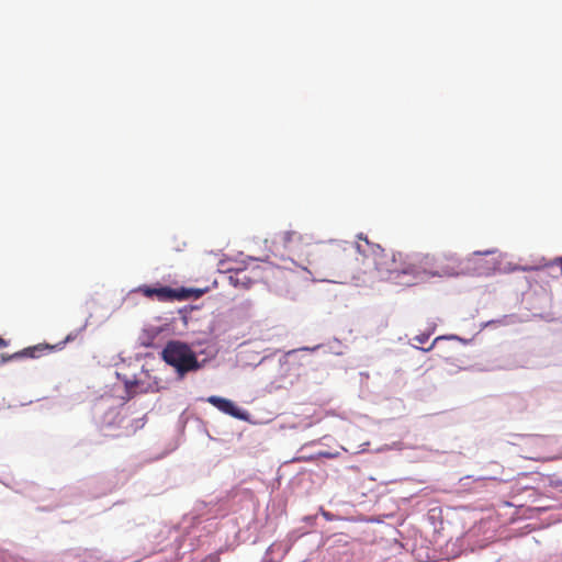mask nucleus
<instances>
[{"instance_id":"nucleus-1","label":"nucleus","mask_w":562,"mask_h":562,"mask_svg":"<svg viewBox=\"0 0 562 562\" xmlns=\"http://www.w3.org/2000/svg\"><path fill=\"white\" fill-rule=\"evenodd\" d=\"M360 243L335 241L319 247V268L330 270L335 282L366 284L375 279L400 285L412 284L411 255L402 251L385 252L378 244L360 234Z\"/></svg>"},{"instance_id":"nucleus-2","label":"nucleus","mask_w":562,"mask_h":562,"mask_svg":"<svg viewBox=\"0 0 562 562\" xmlns=\"http://www.w3.org/2000/svg\"><path fill=\"white\" fill-rule=\"evenodd\" d=\"M278 237L279 241L282 244L289 255L302 260L297 263L299 267L304 270H308L311 273H325L327 277L337 279V277L330 270L319 268L317 266V262L322 261L319 255H317L319 247L335 243L336 240L324 241L313 246L311 243L312 238L308 235H304L296 231L283 232Z\"/></svg>"},{"instance_id":"nucleus-3","label":"nucleus","mask_w":562,"mask_h":562,"mask_svg":"<svg viewBox=\"0 0 562 562\" xmlns=\"http://www.w3.org/2000/svg\"><path fill=\"white\" fill-rule=\"evenodd\" d=\"M161 358L180 376L201 368L195 352L189 345L179 340L168 341L161 351Z\"/></svg>"},{"instance_id":"nucleus-4","label":"nucleus","mask_w":562,"mask_h":562,"mask_svg":"<svg viewBox=\"0 0 562 562\" xmlns=\"http://www.w3.org/2000/svg\"><path fill=\"white\" fill-rule=\"evenodd\" d=\"M437 257L430 254L411 255L412 284L423 277H437L435 273Z\"/></svg>"},{"instance_id":"nucleus-5","label":"nucleus","mask_w":562,"mask_h":562,"mask_svg":"<svg viewBox=\"0 0 562 562\" xmlns=\"http://www.w3.org/2000/svg\"><path fill=\"white\" fill-rule=\"evenodd\" d=\"M137 291L148 299L156 297L161 302L186 300L190 297V291L183 288L175 290L169 286L153 288L149 285H142Z\"/></svg>"},{"instance_id":"nucleus-6","label":"nucleus","mask_w":562,"mask_h":562,"mask_svg":"<svg viewBox=\"0 0 562 562\" xmlns=\"http://www.w3.org/2000/svg\"><path fill=\"white\" fill-rule=\"evenodd\" d=\"M463 272L462 261L454 254H443L437 257L435 271L437 277H456Z\"/></svg>"},{"instance_id":"nucleus-7","label":"nucleus","mask_w":562,"mask_h":562,"mask_svg":"<svg viewBox=\"0 0 562 562\" xmlns=\"http://www.w3.org/2000/svg\"><path fill=\"white\" fill-rule=\"evenodd\" d=\"M258 277L254 270L248 268L235 269L229 271L228 280L235 288L248 289Z\"/></svg>"},{"instance_id":"nucleus-8","label":"nucleus","mask_w":562,"mask_h":562,"mask_svg":"<svg viewBox=\"0 0 562 562\" xmlns=\"http://www.w3.org/2000/svg\"><path fill=\"white\" fill-rule=\"evenodd\" d=\"M206 401L227 415H231L239 419L244 418V414L240 412V409L232 401L227 398L212 395L209 396Z\"/></svg>"},{"instance_id":"nucleus-9","label":"nucleus","mask_w":562,"mask_h":562,"mask_svg":"<svg viewBox=\"0 0 562 562\" xmlns=\"http://www.w3.org/2000/svg\"><path fill=\"white\" fill-rule=\"evenodd\" d=\"M47 349H53V347L48 345H37L33 347L25 348L24 350L20 352H15L14 355L10 356L9 359L13 358H20V357H30V358H36L38 357V352Z\"/></svg>"},{"instance_id":"nucleus-10","label":"nucleus","mask_w":562,"mask_h":562,"mask_svg":"<svg viewBox=\"0 0 562 562\" xmlns=\"http://www.w3.org/2000/svg\"><path fill=\"white\" fill-rule=\"evenodd\" d=\"M553 265H557L560 267V270H561V274H562V257H558L555 258L551 263L550 266H553Z\"/></svg>"},{"instance_id":"nucleus-11","label":"nucleus","mask_w":562,"mask_h":562,"mask_svg":"<svg viewBox=\"0 0 562 562\" xmlns=\"http://www.w3.org/2000/svg\"><path fill=\"white\" fill-rule=\"evenodd\" d=\"M428 337H429L428 335H418V336H416V338H415V339H416L418 342H420V344H425V342L428 340Z\"/></svg>"},{"instance_id":"nucleus-12","label":"nucleus","mask_w":562,"mask_h":562,"mask_svg":"<svg viewBox=\"0 0 562 562\" xmlns=\"http://www.w3.org/2000/svg\"><path fill=\"white\" fill-rule=\"evenodd\" d=\"M8 346V341L5 339H3L2 337H0V348H4Z\"/></svg>"},{"instance_id":"nucleus-13","label":"nucleus","mask_w":562,"mask_h":562,"mask_svg":"<svg viewBox=\"0 0 562 562\" xmlns=\"http://www.w3.org/2000/svg\"><path fill=\"white\" fill-rule=\"evenodd\" d=\"M274 546L269 547L268 551H272Z\"/></svg>"}]
</instances>
